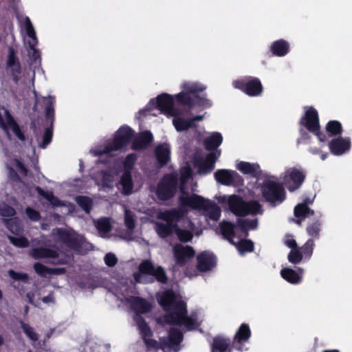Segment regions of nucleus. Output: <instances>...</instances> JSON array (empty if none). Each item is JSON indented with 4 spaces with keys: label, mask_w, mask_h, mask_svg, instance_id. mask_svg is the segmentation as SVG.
<instances>
[{
    "label": "nucleus",
    "mask_w": 352,
    "mask_h": 352,
    "mask_svg": "<svg viewBox=\"0 0 352 352\" xmlns=\"http://www.w3.org/2000/svg\"><path fill=\"white\" fill-rule=\"evenodd\" d=\"M327 153H324V154H322V155H321V159H322V160H324L327 158Z\"/></svg>",
    "instance_id": "obj_61"
},
{
    "label": "nucleus",
    "mask_w": 352,
    "mask_h": 352,
    "mask_svg": "<svg viewBox=\"0 0 352 352\" xmlns=\"http://www.w3.org/2000/svg\"><path fill=\"white\" fill-rule=\"evenodd\" d=\"M300 133H301L302 138V139H306L307 138V133L302 129H300Z\"/></svg>",
    "instance_id": "obj_58"
},
{
    "label": "nucleus",
    "mask_w": 352,
    "mask_h": 352,
    "mask_svg": "<svg viewBox=\"0 0 352 352\" xmlns=\"http://www.w3.org/2000/svg\"><path fill=\"white\" fill-rule=\"evenodd\" d=\"M25 212L28 217L32 221H38L40 218V214L38 212L30 207H28L25 209Z\"/></svg>",
    "instance_id": "obj_53"
},
{
    "label": "nucleus",
    "mask_w": 352,
    "mask_h": 352,
    "mask_svg": "<svg viewBox=\"0 0 352 352\" xmlns=\"http://www.w3.org/2000/svg\"><path fill=\"white\" fill-rule=\"evenodd\" d=\"M153 140L152 133L150 131H144L135 138L132 144V149L138 151L146 148Z\"/></svg>",
    "instance_id": "obj_28"
},
{
    "label": "nucleus",
    "mask_w": 352,
    "mask_h": 352,
    "mask_svg": "<svg viewBox=\"0 0 352 352\" xmlns=\"http://www.w3.org/2000/svg\"><path fill=\"white\" fill-rule=\"evenodd\" d=\"M296 223L298 224V225H300L301 224V220L300 219H298L296 221Z\"/></svg>",
    "instance_id": "obj_64"
},
{
    "label": "nucleus",
    "mask_w": 352,
    "mask_h": 352,
    "mask_svg": "<svg viewBox=\"0 0 352 352\" xmlns=\"http://www.w3.org/2000/svg\"><path fill=\"white\" fill-rule=\"evenodd\" d=\"M113 182V175L107 173H104L103 175V183L105 186L111 187Z\"/></svg>",
    "instance_id": "obj_55"
},
{
    "label": "nucleus",
    "mask_w": 352,
    "mask_h": 352,
    "mask_svg": "<svg viewBox=\"0 0 352 352\" xmlns=\"http://www.w3.org/2000/svg\"><path fill=\"white\" fill-rule=\"evenodd\" d=\"M8 273L10 277L15 280L23 281L25 283L28 281L29 277L26 273L16 272L13 270H10Z\"/></svg>",
    "instance_id": "obj_48"
},
{
    "label": "nucleus",
    "mask_w": 352,
    "mask_h": 352,
    "mask_svg": "<svg viewBox=\"0 0 352 352\" xmlns=\"http://www.w3.org/2000/svg\"><path fill=\"white\" fill-rule=\"evenodd\" d=\"M281 276L287 282L292 284L300 283L302 280V276L296 271L290 268H284L280 271Z\"/></svg>",
    "instance_id": "obj_33"
},
{
    "label": "nucleus",
    "mask_w": 352,
    "mask_h": 352,
    "mask_svg": "<svg viewBox=\"0 0 352 352\" xmlns=\"http://www.w3.org/2000/svg\"><path fill=\"white\" fill-rule=\"evenodd\" d=\"M52 236L57 242L65 244L71 250L80 254H84L93 248L92 245L82 235L69 228H54L52 231Z\"/></svg>",
    "instance_id": "obj_6"
},
{
    "label": "nucleus",
    "mask_w": 352,
    "mask_h": 352,
    "mask_svg": "<svg viewBox=\"0 0 352 352\" xmlns=\"http://www.w3.org/2000/svg\"><path fill=\"white\" fill-rule=\"evenodd\" d=\"M42 301L45 303H50L54 302V297L52 294H49L47 296H45L42 298Z\"/></svg>",
    "instance_id": "obj_56"
},
{
    "label": "nucleus",
    "mask_w": 352,
    "mask_h": 352,
    "mask_svg": "<svg viewBox=\"0 0 352 352\" xmlns=\"http://www.w3.org/2000/svg\"><path fill=\"white\" fill-rule=\"evenodd\" d=\"M138 156L135 153L129 154L124 162V172L121 177L120 185L122 186L123 193L129 195L133 190V182L131 175L132 169Z\"/></svg>",
    "instance_id": "obj_18"
},
{
    "label": "nucleus",
    "mask_w": 352,
    "mask_h": 352,
    "mask_svg": "<svg viewBox=\"0 0 352 352\" xmlns=\"http://www.w3.org/2000/svg\"><path fill=\"white\" fill-rule=\"evenodd\" d=\"M120 300L124 301L135 312L134 320L147 348L154 349L160 348L164 352L170 351L176 352L179 350V344L182 340L183 334L177 328H172L169 331L168 338L163 339L160 343L150 338L152 336L151 331L144 320L140 316L141 314H146L151 311L152 305L148 301L140 297L127 296L124 294Z\"/></svg>",
    "instance_id": "obj_2"
},
{
    "label": "nucleus",
    "mask_w": 352,
    "mask_h": 352,
    "mask_svg": "<svg viewBox=\"0 0 352 352\" xmlns=\"http://www.w3.org/2000/svg\"><path fill=\"white\" fill-rule=\"evenodd\" d=\"M36 190L40 195L46 199L53 206H58L60 205V201L52 192H45L40 187H36Z\"/></svg>",
    "instance_id": "obj_39"
},
{
    "label": "nucleus",
    "mask_w": 352,
    "mask_h": 352,
    "mask_svg": "<svg viewBox=\"0 0 352 352\" xmlns=\"http://www.w3.org/2000/svg\"><path fill=\"white\" fill-rule=\"evenodd\" d=\"M227 202L230 211L236 216L263 213L261 205L255 200L245 201L240 197L233 195L229 196Z\"/></svg>",
    "instance_id": "obj_8"
},
{
    "label": "nucleus",
    "mask_w": 352,
    "mask_h": 352,
    "mask_svg": "<svg viewBox=\"0 0 352 352\" xmlns=\"http://www.w3.org/2000/svg\"><path fill=\"white\" fill-rule=\"evenodd\" d=\"M0 126L7 134L8 138L11 139V132L21 141L25 140V136L21 131L18 124L16 123L9 111L4 109H0Z\"/></svg>",
    "instance_id": "obj_15"
},
{
    "label": "nucleus",
    "mask_w": 352,
    "mask_h": 352,
    "mask_svg": "<svg viewBox=\"0 0 352 352\" xmlns=\"http://www.w3.org/2000/svg\"><path fill=\"white\" fill-rule=\"evenodd\" d=\"M329 149L336 155H340L349 151L351 147L349 138H339L332 140L329 142Z\"/></svg>",
    "instance_id": "obj_24"
},
{
    "label": "nucleus",
    "mask_w": 352,
    "mask_h": 352,
    "mask_svg": "<svg viewBox=\"0 0 352 352\" xmlns=\"http://www.w3.org/2000/svg\"><path fill=\"white\" fill-rule=\"evenodd\" d=\"M326 129L329 135H336L341 133L342 125L338 121L332 120L328 122Z\"/></svg>",
    "instance_id": "obj_43"
},
{
    "label": "nucleus",
    "mask_w": 352,
    "mask_h": 352,
    "mask_svg": "<svg viewBox=\"0 0 352 352\" xmlns=\"http://www.w3.org/2000/svg\"><path fill=\"white\" fill-rule=\"evenodd\" d=\"M219 230L223 238L234 245L240 254H243L253 250V243L250 240L244 239L246 236L236 234V228L234 229L230 222L223 221L219 225Z\"/></svg>",
    "instance_id": "obj_9"
},
{
    "label": "nucleus",
    "mask_w": 352,
    "mask_h": 352,
    "mask_svg": "<svg viewBox=\"0 0 352 352\" xmlns=\"http://www.w3.org/2000/svg\"><path fill=\"white\" fill-rule=\"evenodd\" d=\"M156 107L162 113L167 116L174 117L173 124L177 131H186L195 126V121H201L204 116H195L191 119L186 120L179 117L180 112L174 107V101L172 96L164 94L159 96L155 100H151L149 104L144 109L140 111V114L146 116L150 112L153 107Z\"/></svg>",
    "instance_id": "obj_4"
},
{
    "label": "nucleus",
    "mask_w": 352,
    "mask_h": 352,
    "mask_svg": "<svg viewBox=\"0 0 352 352\" xmlns=\"http://www.w3.org/2000/svg\"><path fill=\"white\" fill-rule=\"evenodd\" d=\"M134 214L125 208L124 210V225L126 227L127 230L130 232L133 231L135 228V219Z\"/></svg>",
    "instance_id": "obj_45"
},
{
    "label": "nucleus",
    "mask_w": 352,
    "mask_h": 352,
    "mask_svg": "<svg viewBox=\"0 0 352 352\" xmlns=\"http://www.w3.org/2000/svg\"><path fill=\"white\" fill-rule=\"evenodd\" d=\"M28 309H29L28 307H25V314H27L28 312Z\"/></svg>",
    "instance_id": "obj_62"
},
{
    "label": "nucleus",
    "mask_w": 352,
    "mask_h": 352,
    "mask_svg": "<svg viewBox=\"0 0 352 352\" xmlns=\"http://www.w3.org/2000/svg\"><path fill=\"white\" fill-rule=\"evenodd\" d=\"M182 91L175 96L177 100L183 105L192 109L196 105L208 108L212 105L211 102L201 96L200 93L206 89V87L196 82H185L182 85Z\"/></svg>",
    "instance_id": "obj_5"
},
{
    "label": "nucleus",
    "mask_w": 352,
    "mask_h": 352,
    "mask_svg": "<svg viewBox=\"0 0 352 352\" xmlns=\"http://www.w3.org/2000/svg\"><path fill=\"white\" fill-rule=\"evenodd\" d=\"M192 170L184 166L180 170L179 210L173 209L160 214L164 222L156 223L155 231L161 237H166L175 231L178 239L183 242L190 241L193 236L195 226L192 221L183 217L187 208L202 210L207 219L217 221L221 216V209L214 201L204 199L196 194L189 195L186 190V182L191 177Z\"/></svg>",
    "instance_id": "obj_1"
},
{
    "label": "nucleus",
    "mask_w": 352,
    "mask_h": 352,
    "mask_svg": "<svg viewBox=\"0 0 352 352\" xmlns=\"http://www.w3.org/2000/svg\"><path fill=\"white\" fill-rule=\"evenodd\" d=\"M214 175L217 182L226 186L239 184L243 181L241 177L234 170L221 169L217 170Z\"/></svg>",
    "instance_id": "obj_22"
},
{
    "label": "nucleus",
    "mask_w": 352,
    "mask_h": 352,
    "mask_svg": "<svg viewBox=\"0 0 352 352\" xmlns=\"http://www.w3.org/2000/svg\"><path fill=\"white\" fill-rule=\"evenodd\" d=\"M136 283H147L156 279L159 282L166 283L167 278L162 267H155L150 261H144L139 267V272L134 274Z\"/></svg>",
    "instance_id": "obj_10"
},
{
    "label": "nucleus",
    "mask_w": 352,
    "mask_h": 352,
    "mask_svg": "<svg viewBox=\"0 0 352 352\" xmlns=\"http://www.w3.org/2000/svg\"><path fill=\"white\" fill-rule=\"evenodd\" d=\"M95 226L101 236H104L111 230L110 221L107 218H101L96 221Z\"/></svg>",
    "instance_id": "obj_36"
},
{
    "label": "nucleus",
    "mask_w": 352,
    "mask_h": 352,
    "mask_svg": "<svg viewBox=\"0 0 352 352\" xmlns=\"http://www.w3.org/2000/svg\"><path fill=\"white\" fill-rule=\"evenodd\" d=\"M6 166L8 177L13 181H17L20 176H26L27 169L17 159H11L7 156Z\"/></svg>",
    "instance_id": "obj_21"
},
{
    "label": "nucleus",
    "mask_w": 352,
    "mask_h": 352,
    "mask_svg": "<svg viewBox=\"0 0 352 352\" xmlns=\"http://www.w3.org/2000/svg\"><path fill=\"white\" fill-rule=\"evenodd\" d=\"M133 135V131L128 126H122L116 132L113 141L104 146H100L90 151L94 156H113L114 152L125 147Z\"/></svg>",
    "instance_id": "obj_7"
},
{
    "label": "nucleus",
    "mask_w": 352,
    "mask_h": 352,
    "mask_svg": "<svg viewBox=\"0 0 352 352\" xmlns=\"http://www.w3.org/2000/svg\"><path fill=\"white\" fill-rule=\"evenodd\" d=\"M177 175L172 173L166 175L159 184L157 195L160 199L167 200L172 197L177 190Z\"/></svg>",
    "instance_id": "obj_17"
},
{
    "label": "nucleus",
    "mask_w": 352,
    "mask_h": 352,
    "mask_svg": "<svg viewBox=\"0 0 352 352\" xmlns=\"http://www.w3.org/2000/svg\"><path fill=\"white\" fill-rule=\"evenodd\" d=\"M173 254L178 264L183 265L195 255L194 250L190 246L176 244L173 248Z\"/></svg>",
    "instance_id": "obj_23"
},
{
    "label": "nucleus",
    "mask_w": 352,
    "mask_h": 352,
    "mask_svg": "<svg viewBox=\"0 0 352 352\" xmlns=\"http://www.w3.org/2000/svg\"><path fill=\"white\" fill-rule=\"evenodd\" d=\"M310 152H311L313 154H317L319 153V150L318 149H313V148H310L309 149Z\"/></svg>",
    "instance_id": "obj_59"
},
{
    "label": "nucleus",
    "mask_w": 352,
    "mask_h": 352,
    "mask_svg": "<svg viewBox=\"0 0 352 352\" xmlns=\"http://www.w3.org/2000/svg\"><path fill=\"white\" fill-rule=\"evenodd\" d=\"M320 230V223L318 221L309 224L307 228L308 234L312 238H318Z\"/></svg>",
    "instance_id": "obj_46"
},
{
    "label": "nucleus",
    "mask_w": 352,
    "mask_h": 352,
    "mask_svg": "<svg viewBox=\"0 0 352 352\" xmlns=\"http://www.w3.org/2000/svg\"><path fill=\"white\" fill-rule=\"evenodd\" d=\"M236 168L241 173L254 175L259 169V166L256 164H250L249 162H241L237 164Z\"/></svg>",
    "instance_id": "obj_35"
},
{
    "label": "nucleus",
    "mask_w": 352,
    "mask_h": 352,
    "mask_svg": "<svg viewBox=\"0 0 352 352\" xmlns=\"http://www.w3.org/2000/svg\"><path fill=\"white\" fill-rule=\"evenodd\" d=\"M251 334L250 329L246 324H243L237 331L234 339L238 342L241 343L242 342L247 341Z\"/></svg>",
    "instance_id": "obj_37"
},
{
    "label": "nucleus",
    "mask_w": 352,
    "mask_h": 352,
    "mask_svg": "<svg viewBox=\"0 0 352 352\" xmlns=\"http://www.w3.org/2000/svg\"><path fill=\"white\" fill-rule=\"evenodd\" d=\"M305 176V173L300 168L290 167L280 175V179L289 191L293 192L302 186Z\"/></svg>",
    "instance_id": "obj_12"
},
{
    "label": "nucleus",
    "mask_w": 352,
    "mask_h": 352,
    "mask_svg": "<svg viewBox=\"0 0 352 352\" xmlns=\"http://www.w3.org/2000/svg\"><path fill=\"white\" fill-rule=\"evenodd\" d=\"M314 241L312 239H309L300 248V250L305 258H310L314 248Z\"/></svg>",
    "instance_id": "obj_42"
},
{
    "label": "nucleus",
    "mask_w": 352,
    "mask_h": 352,
    "mask_svg": "<svg viewBox=\"0 0 352 352\" xmlns=\"http://www.w3.org/2000/svg\"><path fill=\"white\" fill-rule=\"evenodd\" d=\"M215 265L214 255L208 252H204L197 256V269L200 272L211 270Z\"/></svg>",
    "instance_id": "obj_25"
},
{
    "label": "nucleus",
    "mask_w": 352,
    "mask_h": 352,
    "mask_svg": "<svg viewBox=\"0 0 352 352\" xmlns=\"http://www.w3.org/2000/svg\"><path fill=\"white\" fill-rule=\"evenodd\" d=\"M34 270L36 274L43 277H46L48 275L58 274L59 272H62V269H52L46 267L41 263H34Z\"/></svg>",
    "instance_id": "obj_34"
},
{
    "label": "nucleus",
    "mask_w": 352,
    "mask_h": 352,
    "mask_svg": "<svg viewBox=\"0 0 352 352\" xmlns=\"http://www.w3.org/2000/svg\"><path fill=\"white\" fill-rule=\"evenodd\" d=\"M314 197L311 199H305L303 202L298 204L294 208V214L296 217H302L305 218L307 217H310L314 214V212L309 208H308L307 205L312 204L314 201Z\"/></svg>",
    "instance_id": "obj_29"
},
{
    "label": "nucleus",
    "mask_w": 352,
    "mask_h": 352,
    "mask_svg": "<svg viewBox=\"0 0 352 352\" xmlns=\"http://www.w3.org/2000/svg\"><path fill=\"white\" fill-rule=\"evenodd\" d=\"M155 155L159 164L164 166L170 160V146L166 143L159 144L155 148Z\"/></svg>",
    "instance_id": "obj_30"
},
{
    "label": "nucleus",
    "mask_w": 352,
    "mask_h": 352,
    "mask_svg": "<svg viewBox=\"0 0 352 352\" xmlns=\"http://www.w3.org/2000/svg\"><path fill=\"white\" fill-rule=\"evenodd\" d=\"M303 255L299 248H293L288 254V261L293 264H298L303 258Z\"/></svg>",
    "instance_id": "obj_44"
},
{
    "label": "nucleus",
    "mask_w": 352,
    "mask_h": 352,
    "mask_svg": "<svg viewBox=\"0 0 352 352\" xmlns=\"http://www.w3.org/2000/svg\"><path fill=\"white\" fill-rule=\"evenodd\" d=\"M300 124L304 126L309 132L314 133L320 142L326 140L325 135L320 132V124L318 112L313 108H309L305 111L304 117L300 121Z\"/></svg>",
    "instance_id": "obj_14"
},
{
    "label": "nucleus",
    "mask_w": 352,
    "mask_h": 352,
    "mask_svg": "<svg viewBox=\"0 0 352 352\" xmlns=\"http://www.w3.org/2000/svg\"><path fill=\"white\" fill-rule=\"evenodd\" d=\"M323 352H340V351L337 349H333V350H325Z\"/></svg>",
    "instance_id": "obj_60"
},
{
    "label": "nucleus",
    "mask_w": 352,
    "mask_h": 352,
    "mask_svg": "<svg viewBox=\"0 0 352 352\" xmlns=\"http://www.w3.org/2000/svg\"><path fill=\"white\" fill-rule=\"evenodd\" d=\"M76 201L78 206L87 213L90 212L92 207V201L90 198L85 196H78L76 198Z\"/></svg>",
    "instance_id": "obj_41"
},
{
    "label": "nucleus",
    "mask_w": 352,
    "mask_h": 352,
    "mask_svg": "<svg viewBox=\"0 0 352 352\" xmlns=\"http://www.w3.org/2000/svg\"><path fill=\"white\" fill-rule=\"evenodd\" d=\"M45 104V118L47 122H49L50 126H47L43 136L42 143L40 144V147L45 148L48 145L52 138L53 132V123L54 121V104L55 98L54 96H48L43 98Z\"/></svg>",
    "instance_id": "obj_13"
},
{
    "label": "nucleus",
    "mask_w": 352,
    "mask_h": 352,
    "mask_svg": "<svg viewBox=\"0 0 352 352\" xmlns=\"http://www.w3.org/2000/svg\"><path fill=\"white\" fill-rule=\"evenodd\" d=\"M271 50L277 56H283L289 52V44L284 40H279L272 44Z\"/></svg>",
    "instance_id": "obj_32"
},
{
    "label": "nucleus",
    "mask_w": 352,
    "mask_h": 352,
    "mask_svg": "<svg viewBox=\"0 0 352 352\" xmlns=\"http://www.w3.org/2000/svg\"><path fill=\"white\" fill-rule=\"evenodd\" d=\"M3 338L1 336H0V345H1L3 344Z\"/></svg>",
    "instance_id": "obj_63"
},
{
    "label": "nucleus",
    "mask_w": 352,
    "mask_h": 352,
    "mask_svg": "<svg viewBox=\"0 0 352 352\" xmlns=\"http://www.w3.org/2000/svg\"><path fill=\"white\" fill-rule=\"evenodd\" d=\"M23 25L29 38V40L28 41L29 56L31 58L34 59L36 65H36L39 66L41 65V54L40 52L36 49L38 40L34 28L29 17L25 16L24 18Z\"/></svg>",
    "instance_id": "obj_16"
},
{
    "label": "nucleus",
    "mask_w": 352,
    "mask_h": 352,
    "mask_svg": "<svg viewBox=\"0 0 352 352\" xmlns=\"http://www.w3.org/2000/svg\"><path fill=\"white\" fill-rule=\"evenodd\" d=\"M221 155L220 150H216L207 154L205 161L201 164L199 172L207 174L214 168V163Z\"/></svg>",
    "instance_id": "obj_27"
},
{
    "label": "nucleus",
    "mask_w": 352,
    "mask_h": 352,
    "mask_svg": "<svg viewBox=\"0 0 352 352\" xmlns=\"http://www.w3.org/2000/svg\"><path fill=\"white\" fill-rule=\"evenodd\" d=\"M11 243L19 248H25L28 246V241L25 237H15L8 236Z\"/></svg>",
    "instance_id": "obj_47"
},
{
    "label": "nucleus",
    "mask_w": 352,
    "mask_h": 352,
    "mask_svg": "<svg viewBox=\"0 0 352 352\" xmlns=\"http://www.w3.org/2000/svg\"><path fill=\"white\" fill-rule=\"evenodd\" d=\"M158 300L166 311L164 317L166 323L184 326L187 330L195 329L200 324L197 314L187 316L186 303L172 290L163 292Z\"/></svg>",
    "instance_id": "obj_3"
},
{
    "label": "nucleus",
    "mask_w": 352,
    "mask_h": 352,
    "mask_svg": "<svg viewBox=\"0 0 352 352\" xmlns=\"http://www.w3.org/2000/svg\"><path fill=\"white\" fill-rule=\"evenodd\" d=\"M285 244L292 250L293 248H297V244L292 236H287L285 239Z\"/></svg>",
    "instance_id": "obj_54"
},
{
    "label": "nucleus",
    "mask_w": 352,
    "mask_h": 352,
    "mask_svg": "<svg viewBox=\"0 0 352 352\" xmlns=\"http://www.w3.org/2000/svg\"><path fill=\"white\" fill-rule=\"evenodd\" d=\"M223 140V137L218 132L212 133L204 140V145L207 150H216L220 146Z\"/></svg>",
    "instance_id": "obj_31"
},
{
    "label": "nucleus",
    "mask_w": 352,
    "mask_h": 352,
    "mask_svg": "<svg viewBox=\"0 0 352 352\" xmlns=\"http://www.w3.org/2000/svg\"><path fill=\"white\" fill-rule=\"evenodd\" d=\"M6 228L12 233L18 234L21 230V225L16 218L4 220Z\"/></svg>",
    "instance_id": "obj_40"
},
{
    "label": "nucleus",
    "mask_w": 352,
    "mask_h": 352,
    "mask_svg": "<svg viewBox=\"0 0 352 352\" xmlns=\"http://www.w3.org/2000/svg\"><path fill=\"white\" fill-rule=\"evenodd\" d=\"M8 65L12 67V69L17 74L20 73V65L16 62V58L13 53V50H11L8 59Z\"/></svg>",
    "instance_id": "obj_49"
},
{
    "label": "nucleus",
    "mask_w": 352,
    "mask_h": 352,
    "mask_svg": "<svg viewBox=\"0 0 352 352\" xmlns=\"http://www.w3.org/2000/svg\"><path fill=\"white\" fill-rule=\"evenodd\" d=\"M21 327L26 334L32 340L36 341L38 340L37 334L34 331V329L28 324L21 322Z\"/></svg>",
    "instance_id": "obj_50"
},
{
    "label": "nucleus",
    "mask_w": 352,
    "mask_h": 352,
    "mask_svg": "<svg viewBox=\"0 0 352 352\" xmlns=\"http://www.w3.org/2000/svg\"><path fill=\"white\" fill-rule=\"evenodd\" d=\"M58 254L56 250L47 247H37L30 251V255L34 259H50L52 264L63 263L58 258Z\"/></svg>",
    "instance_id": "obj_20"
},
{
    "label": "nucleus",
    "mask_w": 352,
    "mask_h": 352,
    "mask_svg": "<svg viewBox=\"0 0 352 352\" xmlns=\"http://www.w3.org/2000/svg\"><path fill=\"white\" fill-rule=\"evenodd\" d=\"M27 298L28 299L29 302H30L32 305H36V304L34 302V294L32 292H29L27 294Z\"/></svg>",
    "instance_id": "obj_57"
},
{
    "label": "nucleus",
    "mask_w": 352,
    "mask_h": 352,
    "mask_svg": "<svg viewBox=\"0 0 352 352\" xmlns=\"http://www.w3.org/2000/svg\"><path fill=\"white\" fill-rule=\"evenodd\" d=\"M230 346L228 340L215 338L213 341L212 349L213 352H226Z\"/></svg>",
    "instance_id": "obj_38"
},
{
    "label": "nucleus",
    "mask_w": 352,
    "mask_h": 352,
    "mask_svg": "<svg viewBox=\"0 0 352 352\" xmlns=\"http://www.w3.org/2000/svg\"><path fill=\"white\" fill-rule=\"evenodd\" d=\"M15 214L14 210L6 204H0V214L3 217H12Z\"/></svg>",
    "instance_id": "obj_51"
},
{
    "label": "nucleus",
    "mask_w": 352,
    "mask_h": 352,
    "mask_svg": "<svg viewBox=\"0 0 352 352\" xmlns=\"http://www.w3.org/2000/svg\"><path fill=\"white\" fill-rule=\"evenodd\" d=\"M261 191L265 201L274 206L281 204L286 198L283 186L271 179H267L263 182Z\"/></svg>",
    "instance_id": "obj_11"
},
{
    "label": "nucleus",
    "mask_w": 352,
    "mask_h": 352,
    "mask_svg": "<svg viewBox=\"0 0 352 352\" xmlns=\"http://www.w3.org/2000/svg\"><path fill=\"white\" fill-rule=\"evenodd\" d=\"M104 261L105 264L109 267L114 266L118 262L117 257L113 253L107 254L104 258Z\"/></svg>",
    "instance_id": "obj_52"
},
{
    "label": "nucleus",
    "mask_w": 352,
    "mask_h": 352,
    "mask_svg": "<svg viewBox=\"0 0 352 352\" xmlns=\"http://www.w3.org/2000/svg\"><path fill=\"white\" fill-rule=\"evenodd\" d=\"M233 86L236 89L242 90L250 96H259L263 91V87L259 79L252 78L246 80H234Z\"/></svg>",
    "instance_id": "obj_19"
},
{
    "label": "nucleus",
    "mask_w": 352,
    "mask_h": 352,
    "mask_svg": "<svg viewBox=\"0 0 352 352\" xmlns=\"http://www.w3.org/2000/svg\"><path fill=\"white\" fill-rule=\"evenodd\" d=\"M232 225L234 229L236 228V234L247 236L249 230H254L257 228L258 221L256 218L252 219H239L237 221V225Z\"/></svg>",
    "instance_id": "obj_26"
}]
</instances>
